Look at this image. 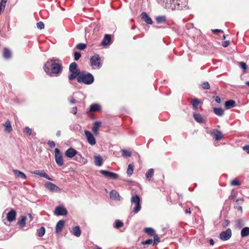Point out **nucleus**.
Segmentation results:
<instances>
[{"label": "nucleus", "instance_id": "16", "mask_svg": "<svg viewBox=\"0 0 249 249\" xmlns=\"http://www.w3.org/2000/svg\"><path fill=\"white\" fill-rule=\"evenodd\" d=\"M16 212L14 209H11L7 214V220L11 222L16 219Z\"/></svg>", "mask_w": 249, "mask_h": 249}, {"label": "nucleus", "instance_id": "52", "mask_svg": "<svg viewBox=\"0 0 249 249\" xmlns=\"http://www.w3.org/2000/svg\"><path fill=\"white\" fill-rule=\"evenodd\" d=\"M143 245H150L153 243V240L151 239H149L148 240H145L144 242H142Z\"/></svg>", "mask_w": 249, "mask_h": 249}, {"label": "nucleus", "instance_id": "63", "mask_svg": "<svg viewBox=\"0 0 249 249\" xmlns=\"http://www.w3.org/2000/svg\"><path fill=\"white\" fill-rule=\"evenodd\" d=\"M229 220H226V221H225V225H224V227L227 226L229 225Z\"/></svg>", "mask_w": 249, "mask_h": 249}, {"label": "nucleus", "instance_id": "59", "mask_svg": "<svg viewBox=\"0 0 249 249\" xmlns=\"http://www.w3.org/2000/svg\"><path fill=\"white\" fill-rule=\"evenodd\" d=\"M215 100L217 103H220L221 102V99L218 96L215 97Z\"/></svg>", "mask_w": 249, "mask_h": 249}, {"label": "nucleus", "instance_id": "43", "mask_svg": "<svg viewBox=\"0 0 249 249\" xmlns=\"http://www.w3.org/2000/svg\"><path fill=\"white\" fill-rule=\"evenodd\" d=\"M74 157H75V160L78 162H81V160L83 159L81 154L80 153H79L78 151H77V154L76 155H75Z\"/></svg>", "mask_w": 249, "mask_h": 249}, {"label": "nucleus", "instance_id": "15", "mask_svg": "<svg viewBox=\"0 0 249 249\" xmlns=\"http://www.w3.org/2000/svg\"><path fill=\"white\" fill-rule=\"evenodd\" d=\"M34 174L45 178L49 180H53V179L50 178L44 170H35L32 172Z\"/></svg>", "mask_w": 249, "mask_h": 249}, {"label": "nucleus", "instance_id": "27", "mask_svg": "<svg viewBox=\"0 0 249 249\" xmlns=\"http://www.w3.org/2000/svg\"><path fill=\"white\" fill-rule=\"evenodd\" d=\"M193 116L194 119L197 122L199 123H204V120L200 114L194 113Z\"/></svg>", "mask_w": 249, "mask_h": 249}, {"label": "nucleus", "instance_id": "57", "mask_svg": "<svg viewBox=\"0 0 249 249\" xmlns=\"http://www.w3.org/2000/svg\"><path fill=\"white\" fill-rule=\"evenodd\" d=\"M77 112V107H73L72 108L71 113L75 115Z\"/></svg>", "mask_w": 249, "mask_h": 249}, {"label": "nucleus", "instance_id": "47", "mask_svg": "<svg viewBox=\"0 0 249 249\" xmlns=\"http://www.w3.org/2000/svg\"><path fill=\"white\" fill-rule=\"evenodd\" d=\"M74 60L76 61H77L81 57V54L80 53L75 52L74 53Z\"/></svg>", "mask_w": 249, "mask_h": 249}, {"label": "nucleus", "instance_id": "49", "mask_svg": "<svg viewBox=\"0 0 249 249\" xmlns=\"http://www.w3.org/2000/svg\"><path fill=\"white\" fill-rule=\"evenodd\" d=\"M6 2L1 1L0 4V13L1 11H3L5 8L6 5Z\"/></svg>", "mask_w": 249, "mask_h": 249}, {"label": "nucleus", "instance_id": "34", "mask_svg": "<svg viewBox=\"0 0 249 249\" xmlns=\"http://www.w3.org/2000/svg\"><path fill=\"white\" fill-rule=\"evenodd\" d=\"M134 167L132 164H129L128 166L126 173L128 176L130 177L133 173Z\"/></svg>", "mask_w": 249, "mask_h": 249}, {"label": "nucleus", "instance_id": "13", "mask_svg": "<svg viewBox=\"0 0 249 249\" xmlns=\"http://www.w3.org/2000/svg\"><path fill=\"white\" fill-rule=\"evenodd\" d=\"M210 134L213 137L216 141H220L223 137L222 132L218 129H214L210 132Z\"/></svg>", "mask_w": 249, "mask_h": 249}, {"label": "nucleus", "instance_id": "60", "mask_svg": "<svg viewBox=\"0 0 249 249\" xmlns=\"http://www.w3.org/2000/svg\"><path fill=\"white\" fill-rule=\"evenodd\" d=\"M210 244L212 246L214 244V242L213 239H210L209 240Z\"/></svg>", "mask_w": 249, "mask_h": 249}, {"label": "nucleus", "instance_id": "7", "mask_svg": "<svg viewBox=\"0 0 249 249\" xmlns=\"http://www.w3.org/2000/svg\"><path fill=\"white\" fill-rule=\"evenodd\" d=\"M54 158L56 164L59 166H62L64 164L63 157L60 151L58 148L54 149Z\"/></svg>", "mask_w": 249, "mask_h": 249}, {"label": "nucleus", "instance_id": "28", "mask_svg": "<svg viewBox=\"0 0 249 249\" xmlns=\"http://www.w3.org/2000/svg\"><path fill=\"white\" fill-rule=\"evenodd\" d=\"M249 235V228L244 227L241 231V236L242 237H245Z\"/></svg>", "mask_w": 249, "mask_h": 249}, {"label": "nucleus", "instance_id": "12", "mask_svg": "<svg viewBox=\"0 0 249 249\" xmlns=\"http://www.w3.org/2000/svg\"><path fill=\"white\" fill-rule=\"evenodd\" d=\"M100 173L102 174L106 177L110 178L113 179H116L118 178V175L116 173L111 172L107 171L105 170H101L100 171Z\"/></svg>", "mask_w": 249, "mask_h": 249}, {"label": "nucleus", "instance_id": "17", "mask_svg": "<svg viewBox=\"0 0 249 249\" xmlns=\"http://www.w3.org/2000/svg\"><path fill=\"white\" fill-rule=\"evenodd\" d=\"M141 18L145 21L147 24H152L153 23V21L152 19L149 17V16L147 15L146 12H142L141 15Z\"/></svg>", "mask_w": 249, "mask_h": 249}, {"label": "nucleus", "instance_id": "21", "mask_svg": "<svg viewBox=\"0 0 249 249\" xmlns=\"http://www.w3.org/2000/svg\"><path fill=\"white\" fill-rule=\"evenodd\" d=\"M101 109V106L97 104H92L90 105L89 109L88 110L87 113L89 111L95 112L100 111Z\"/></svg>", "mask_w": 249, "mask_h": 249}, {"label": "nucleus", "instance_id": "36", "mask_svg": "<svg viewBox=\"0 0 249 249\" xmlns=\"http://www.w3.org/2000/svg\"><path fill=\"white\" fill-rule=\"evenodd\" d=\"M4 126L5 127L6 131L8 132H11L12 131V128L9 121H7L5 122Z\"/></svg>", "mask_w": 249, "mask_h": 249}, {"label": "nucleus", "instance_id": "2", "mask_svg": "<svg viewBox=\"0 0 249 249\" xmlns=\"http://www.w3.org/2000/svg\"><path fill=\"white\" fill-rule=\"evenodd\" d=\"M188 0H175L174 1L166 0L165 8L166 9L173 10H182L187 7Z\"/></svg>", "mask_w": 249, "mask_h": 249}, {"label": "nucleus", "instance_id": "45", "mask_svg": "<svg viewBox=\"0 0 249 249\" xmlns=\"http://www.w3.org/2000/svg\"><path fill=\"white\" fill-rule=\"evenodd\" d=\"M202 88L204 89H209L210 88V86L208 82H205L202 83Z\"/></svg>", "mask_w": 249, "mask_h": 249}, {"label": "nucleus", "instance_id": "55", "mask_svg": "<svg viewBox=\"0 0 249 249\" xmlns=\"http://www.w3.org/2000/svg\"><path fill=\"white\" fill-rule=\"evenodd\" d=\"M229 43H230V41H229V40L224 41L222 42V46L224 47H227L229 45Z\"/></svg>", "mask_w": 249, "mask_h": 249}, {"label": "nucleus", "instance_id": "22", "mask_svg": "<svg viewBox=\"0 0 249 249\" xmlns=\"http://www.w3.org/2000/svg\"><path fill=\"white\" fill-rule=\"evenodd\" d=\"M110 197L111 199L115 200H120V195L116 190H112L110 192Z\"/></svg>", "mask_w": 249, "mask_h": 249}, {"label": "nucleus", "instance_id": "31", "mask_svg": "<svg viewBox=\"0 0 249 249\" xmlns=\"http://www.w3.org/2000/svg\"><path fill=\"white\" fill-rule=\"evenodd\" d=\"M3 56L5 59L10 58L11 56V51L7 48H4L3 50Z\"/></svg>", "mask_w": 249, "mask_h": 249}, {"label": "nucleus", "instance_id": "40", "mask_svg": "<svg viewBox=\"0 0 249 249\" xmlns=\"http://www.w3.org/2000/svg\"><path fill=\"white\" fill-rule=\"evenodd\" d=\"M87 47V45L84 43H79L76 46V48L80 50H84Z\"/></svg>", "mask_w": 249, "mask_h": 249}, {"label": "nucleus", "instance_id": "32", "mask_svg": "<svg viewBox=\"0 0 249 249\" xmlns=\"http://www.w3.org/2000/svg\"><path fill=\"white\" fill-rule=\"evenodd\" d=\"M154 170L152 168L148 169L147 172L146 173L145 176L146 178L150 180L151 178L152 177V176L154 175Z\"/></svg>", "mask_w": 249, "mask_h": 249}, {"label": "nucleus", "instance_id": "8", "mask_svg": "<svg viewBox=\"0 0 249 249\" xmlns=\"http://www.w3.org/2000/svg\"><path fill=\"white\" fill-rule=\"evenodd\" d=\"M85 134L89 143L91 145H95L96 144V140L93 134L88 130H85Z\"/></svg>", "mask_w": 249, "mask_h": 249}, {"label": "nucleus", "instance_id": "18", "mask_svg": "<svg viewBox=\"0 0 249 249\" xmlns=\"http://www.w3.org/2000/svg\"><path fill=\"white\" fill-rule=\"evenodd\" d=\"M111 40V36L110 35L106 34L103 40L102 41L101 44L104 46H107L110 44Z\"/></svg>", "mask_w": 249, "mask_h": 249}, {"label": "nucleus", "instance_id": "42", "mask_svg": "<svg viewBox=\"0 0 249 249\" xmlns=\"http://www.w3.org/2000/svg\"><path fill=\"white\" fill-rule=\"evenodd\" d=\"M122 156L129 157L131 156V153L125 149L122 150Z\"/></svg>", "mask_w": 249, "mask_h": 249}, {"label": "nucleus", "instance_id": "62", "mask_svg": "<svg viewBox=\"0 0 249 249\" xmlns=\"http://www.w3.org/2000/svg\"><path fill=\"white\" fill-rule=\"evenodd\" d=\"M60 134H61V131L60 130L57 131L56 132V135L57 137H59L60 136Z\"/></svg>", "mask_w": 249, "mask_h": 249}, {"label": "nucleus", "instance_id": "30", "mask_svg": "<svg viewBox=\"0 0 249 249\" xmlns=\"http://www.w3.org/2000/svg\"><path fill=\"white\" fill-rule=\"evenodd\" d=\"M214 113L218 116H222L224 114V110L220 107H215L213 108Z\"/></svg>", "mask_w": 249, "mask_h": 249}, {"label": "nucleus", "instance_id": "35", "mask_svg": "<svg viewBox=\"0 0 249 249\" xmlns=\"http://www.w3.org/2000/svg\"><path fill=\"white\" fill-rule=\"evenodd\" d=\"M124 226V223L120 220H116L114 224V227L116 229H119Z\"/></svg>", "mask_w": 249, "mask_h": 249}, {"label": "nucleus", "instance_id": "51", "mask_svg": "<svg viewBox=\"0 0 249 249\" xmlns=\"http://www.w3.org/2000/svg\"><path fill=\"white\" fill-rule=\"evenodd\" d=\"M48 144L49 147L52 148H54L55 146V143L53 141H49Z\"/></svg>", "mask_w": 249, "mask_h": 249}, {"label": "nucleus", "instance_id": "3", "mask_svg": "<svg viewBox=\"0 0 249 249\" xmlns=\"http://www.w3.org/2000/svg\"><path fill=\"white\" fill-rule=\"evenodd\" d=\"M76 79L78 83H84L86 85H90L93 83L94 80L92 74L84 71H81Z\"/></svg>", "mask_w": 249, "mask_h": 249}, {"label": "nucleus", "instance_id": "4", "mask_svg": "<svg viewBox=\"0 0 249 249\" xmlns=\"http://www.w3.org/2000/svg\"><path fill=\"white\" fill-rule=\"evenodd\" d=\"M69 71L71 74L69 75L68 78L71 81L77 78L81 72L78 68L77 65L75 62H72L70 65Z\"/></svg>", "mask_w": 249, "mask_h": 249}, {"label": "nucleus", "instance_id": "9", "mask_svg": "<svg viewBox=\"0 0 249 249\" xmlns=\"http://www.w3.org/2000/svg\"><path fill=\"white\" fill-rule=\"evenodd\" d=\"M231 236V231L230 229H228L226 231L221 232L220 233L219 237L223 241L229 240Z\"/></svg>", "mask_w": 249, "mask_h": 249}, {"label": "nucleus", "instance_id": "44", "mask_svg": "<svg viewBox=\"0 0 249 249\" xmlns=\"http://www.w3.org/2000/svg\"><path fill=\"white\" fill-rule=\"evenodd\" d=\"M32 130L28 126H26L24 129V132L26 133L28 136H31Z\"/></svg>", "mask_w": 249, "mask_h": 249}, {"label": "nucleus", "instance_id": "11", "mask_svg": "<svg viewBox=\"0 0 249 249\" xmlns=\"http://www.w3.org/2000/svg\"><path fill=\"white\" fill-rule=\"evenodd\" d=\"M54 213L55 215L58 216L66 215L68 213V211L63 206H59L55 208Z\"/></svg>", "mask_w": 249, "mask_h": 249}, {"label": "nucleus", "instance_id": "48", "mask_svg": "<svg viewBox=\"0 0 249 249\" xmlns=\"http://www.w3.org/2000/svg\"><path fill=\"white\" fill-rule=\"evenodd\" d=\"M154 242L153 245L156 244L157 243L160 242V239L157 234L154 235Z\"/></svg>", "mask_w": 249, "mask_h": 249}, {"label": "nucleus", "instance_id": "20", "mask_svg": "<svg viewBox=\"0 0 249 249\" xmlns=\"http://www.w3.org/2000/svg\"><path fill=\"white\" fill-rule=\"evenodd\" d=\"M13 173L17 178H21L23 179H26L27 178L26 175L23 172L18 170H13Z\"/></svg>", "mask_w": 249, "mask_h": 249}, {"label": "nucleus", "instance_id": "1", "mask_svg": "<svg viewBox=\"0 0 249 249\" xmlns=\"http://www.w3.org/2000/svg\"><path fill=\"white\" fill-rule=\"evenodd\" d=\"M43 68L47 73L51 74L52 73L57 75L62 71V65L61 63L52 62V61H48L44 64Z\"/></svg>", "mask_w": 249, "mask_h": 249}, {"label": "nucleus", "instance_id": "53", "mask_svg": "<svg viewBox=\"0 0 249 249\" xmlns=\"http://www.w3.org/2000/svg\"><path fill=\"white\" fill-rule=\"evenodd\" d=\"M69 102L71 104L73 105L75 103L78 102L77 101H76L73 98H70L69 99Z\"/></svg>", "mask_w": 249, "mask_h": 249}, {"label": "nucleus", "instance_id": "19", "mask_svg": "<svg viewBox=\"0 0 249 249\" xmlns=\"http://www.w3.org/2000/svg\"><path fill=\"white\" fill-rule=\"evenodd\" d=\"M65 225V221L63 220H59L56 224L55 227V232L56 233L60 232Z\"/></svg>", "mask_w": 249, "mask_h": 249}, {"label": "nucleus", "instance_id": "38", "mask_svg": "<svg viewBox=\"0 0 249 249\" xmlns=\"http://www.w3.org/2000/svg\"><path fill=\"white\" fill-rule=\"evenodd\" d=\"M37 235L39 237L43 236L45 232V229L44 227H41L40 228H39L37 231Z\"/></svg>", "mask_w": 249, "mask_h": 249}, {"label": "nucleus", "instance_id": "23", "mask_svg": "<svg viewBox=\"0 0 249 249\" xmlns=\"http://www.w3.org/2000/svg\"><path fill=\"white\" fill-rule=\"evenodd\" d=\"M101 122L99 121H96L93 124V125L92 128V131L96 135L98 134V128L101 125Z\"/></svg>", "mask_w": 249, "mask_h": 249}, {"label": "nucleus", "instance_id": "58", "mask_svg": "<svg viewBox=\"0 0 249 249\" xmlns=\"http://www.w3.org/2000/svg\"><path fill=\"white\" fill-rule=\"evenodd\" d=\"M212 31L213 33H217L218 32H222L223 31L220 29H212Z\"/></svg>", "mask_w": 249, "mask_h": 249}, {"label": "nucleus", "instance_id": "54", "mask_svg": "<svg viewBox=\"0 0 249 249\" xmlns=\"http://www.w3.org/2000/svg\"><path fill=\"white\" fill-rule=\"evenodd\" d=\"M157 2L165 7L166 0H157Z\"/></svg>", "mask_w": 249, "mask_h": 249}, {"label": "nucleus", "instance_id": "10", "mask_svg": "<svg viewBox=\"0 0 249 249\" xmlns=\"http://www.w3.org/2000/svg\"><path fill=\"white\" fill-rule=\"evenodd\" d=\"M45 187L52 192H57L60 191V188L51 182H47L44 184Z\"/></svg>", "mask_w": 249, "mask_h": 249}, {"label": "nucleus", "instance_id": "64", "mask_svg": "<svg viewBox=\"0 0 249 249\" xmlns=\"http://www.w3.org/2000/svg\"><path fill=\"white\" fill-rule=\"evenodd\" d=\"M229 198H230V199H234V196H230V197H229Z\"/></svg>", "mask_w": 249, "mask_h": 249}, {"label": "nucleus", "instance_id": "37", "mask_svg": "<svg viewBox=\"0 0 249 249\" xmlns=\"http://www.w3.org/2000/svg\"><path fill=\"white\" fill-rule=\"evenodd\" d=\"M156 21L158 23H164L166 21L165 16H158L156 18Z\"/></svg>", "mask_w": 249, "mask_h": 249}, {"label": "nucleus", "instance_id": "25", "mask_svg": "<svg viewBox=\"0 0 249 249\" xmlns=\"http://www.w3.org/2000/svg\"><path fill=\"white\" fill-rule=\"evenodd\" d=\"M225 106L227 109H230L235 106V102L232 100L226 101Z\"/></svg>", "mask_w": 249, "mask_h": 249}, {"label": "nucleus", "instance_id": "56", "mask_svg": "<svg viewBox=\"0 0 249 249\" xmlns=\"http://www.w3.org/2000/svg\"><path fill=\"white\" fill-rule=\"evenodd\" d=\"M243 149L246 151L247 153L249 154V145H244Z\"/></svg>", "mask_w": 249, "mask_h": 249}, {"label": "nucleus", "instance_id": "5", "mask_svg": "<svg viewBox=\"0 0 249 249\" xmlns=\"http://www.w3.org/2000/svg\"><path fill=\"white\" fill-rule=\"evenodd\" d=\"M131 205H134L132 212L137 213L141 209V198L138 195L133 196L131 198Z\"/></svg>", "mask_w": 249, "mask_h": 249}, {"label": "nucleus", "instance_id": "41", "mask_svg": "<svg viewBox=\"0 0 249 249\" xmlns=\"http://www.w3.org/2000/svg\"><path fill=\"white\" fill-rule=\"evenodd\" d=\"M240 184H241V183L237 178L234 179L231 182V186H239V185H240Z\"/></svg>", "mask_w": 249, "mask_h": 249}, {"label": "nucleus", "instance_id": "26", "mask_svg": "<svg viewBox=\"0 0 249 249\" xmlns=\"http://www.w3.org/2000/svg\"><path fill=\"white\" fill-rule=\"evenodd\" d=\"M81 231L79 226H75L72 228V234L76 237H79L81 235Z\"/></svg>", "mask_w": 249, "mask_h": 249}, {"label": "nucleus", "instance_id": "50", "mask_svg": "<svg viewBox=\"0 0 249 249\" xmlns=\"http://www.w3.org/2000/svg\"><path fill=\"white\" fill-rule=\"evenodd\" d=\"M240 67L243 69L244 71H246L247 69V66L246 64L243 62H241L239 63Z\"/></svg>", "mask_w": 249, "mask_h": 249}, {"label": "nucleus", "instance_id": "6", "mask_svg": "<svg viewBox=\"0 0 249 249\" xmlns=\"http://www.w3.org/2000/svg\"><path fill=\"white\" fill-rule=\"evenodd\" d=\"M90 65L93 69H99L101 67V59L98 54H95L90 58Z\"/></svg>", "mask_w": 249, "mask_h": 249}, {"label": "nucleus", "instance_id": "24", "mask_svg": "<svg viewBox=\"0 0 249 249\" xmlns=\"http://www.w3.org/2000/svg\"><path fill=\"white\" fill-rule=\"evenodd\" d=\"M94 163L96 166H101L103 163V158L100 156H95L94 157Z\"/></svg>", "mask_w": 249, "mask_h": 249}, {"label": "nucleus", "instance_id": "39", "mask_svg": "<svg viewBox=\"0 0 249 249\" xmlns=\"http://www.w3.org/2000/svg\"><path fill=\"white\" fill-rule=\"evenodd\" d=\"M26 217L25 216H22L21 219L18 221V223L21 227H23L25 225V222L26 220Z\"/></svg>", "mask_w": 249, "mask_h": 249}, {"label": "nucleus", "instance_id": "61", "mask_svg": "<svg viewBox=\"0 0 249 249\" xmlns=\"http://www.w3.org/2000/svg\"><path fill=\"white\" fill-rule=\"evenodd\" d=\"M185 213H191V210H190V209L189 208V209H186L185 211Z\"/></svg>", "mask_w": 249, "mask_h": 249}, {"label": "nucleus", "instance_id": "46", "mask_svg": "<svg viewBox=\"0 0 249 249\" xmlns=\"http://www.w3.org/2000/svg\"><path fill=\"white\" fill-rule=\"evenodd\" d=\"M36 26L39 29H43L44 28V24L42 21H39L36 23Z\"/></svg>", "mask_w": 249, "mask_h": 249}, {"label": "nucleus", "instance_id": "14", "mask_svg": "<svg viewBox=\"0 0 249 249\" xmlns=\"http://www.w3.org/2000/svg\"><path fill=\"white\" fill-rule=\"evenodd\" d=\"M65 154L67 157L71 159L77 154V151L70 147L66 151Z\"/></svg>", "mask_w": 249, "mask_h": 249}, {"label": "nucleus", "instance_id": "33", "mask_svg": "<svg viewBox=\"0 0 249 249\" xmlns=\"http://www.w3.org/2000/svg\"><path fill=\"white\" fill-rule=\"evenodd\" d=\"M144 231L150 236H153L155 233V231L151 228H145L144 229Z\"/></svg>", "mask_w": 249, "mask_h": 249}, {"label": "nucleus", "instance_id": "29", "mask_svg": "<svg viewBox=\"0 0 249 249\" xmlns=\"http://www.w3.org/2000/svg\"><path fill=\"white\" fill-rule=\"evenodd\" d=\"M190 102L192 105L194 109L196 110H197L198 106L200 104V102L199 101V100L197 99H191Z\"/></svg>", "mask_w": 249, "mask_h": 249}]
</instances>
